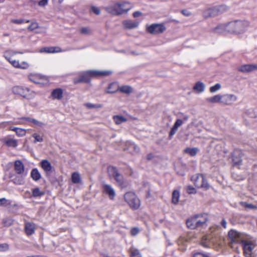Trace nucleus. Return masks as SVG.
I'll use <instances>...</instances> for the list:
<instances>
[{"label":"nucleus","instance_id":"nucleus-1","mask_svg":"<svg viewBox=\"0 0 257 257\" xmlns=\"http://www.w3.org/2000/svg\"><path fill=\"white\" fill-rule=\"evenodd\" d=\"M230 239V244L233 243H241L243 248L244 254L246 257H251L252 251L255 247V245L251 241L242 240L241 234L239 232L231 230L228 233Z\"/></svg>","mask_w":257,"mask_h":257},{"label":"nucleus","instance_id":"nucleus-2","mask_svg":"<svg viewBox=\"0 0 257 257\" xmlns=\"http://www.w3.org/2000/svg\"><path fill=\"white\" fill-rule=\"evenodd\" d=\"M112 71L110 70H89L83 73L78 79H75L74 82L75 83L80 82L89 83L90 82V77H91L106 76L110 75Z\"/></svg>","mask_w":257,"mask_h":257},{"label":"nucleus","instance_id":"nucleus-3","mask_svg":"<svg viewBox=\"0 0 257 257\" xmlns=\"http://www.w3.org/2000/svg\"><path fill=\"white\" fill-rule=\"evenodd\" d=\"M249 22L245 20H236L228 23V33L241 34L246 31Z\"/></svg>","mask_w":257,"mask_h":257},{"label":"nucleus","instance_id":"nucleus-4","mask_svg":"<svg viewBox=\"0 0 257 257\" xmlns=\"http://www.w3.org/2000/svg\"><path fill=\"white\" fill-rule=\"evenodd\" d=\"M14 170L20 176L14 178L13 180L14 183L17 185L23 184L25 182L24 177L26 176L27 173H25V167L21 161L17 160L15 162Z\"/></svg>","mask_w":257,"mask_h":257},{"label":"nucleus","instance_id":"nucleus-5","mask_svg":"<svg viewBox=\"0 0 257 257\" xmlns=\"http://www.w3.org/2000/svg\"><path fill=\"white\" fill-rule=\"evenodd\" d=\"M12 92L15 94L22 96L27 99H32L35 96V92L28 87L15 86L12 88Z\"/></svg>","mask_w":257,"mask_h":257},{"label":"nucleus","instance_id":"nucleus-6","mask_svg":"<svg viewBox=\"0 0 257 257\" xmlns=\"http://www.w3.org/2000/svg\"><path fill=\"white\" fill-rule=\"evenodd\" d=\"M227 10V8L225 6H220L207 8L203 12V16L205 19L210 17H216Z\"/></svg>","mask_w":257,"mask_h":257},{"label":"nucleus","instance_id":"nucleus-7","mask_svg":"<svg viewBox=\"0 0 257 257\" xmlns=\"http://www.w3.org/2000/svg\"><path fill=\"white\" fill-rule=\"evenodd\" d=\"M124 199L130 206L133 209H138L140 206L141 203L139 199L135 193L132 192L126 193L124 195Z\"/></svg>","mask_w":257,"mask_h":257},{"label":"nucleus","instance_id":"nucleus-8","mask_svg":"<svg viewBox=\"0 0 257 257\" xmlns=\"http://www.w3.org/2000/svg\"><path fill=\"white\" fill-rule=\"evenodd\" d=\"M107 171L109 177L113 178L119 186L121 187L125 186L123 177L115 167L109 166L107 168Z\"/></svg>","mask_w":257,"mask_h":257},{"label":"nucleus","instance_id":"nucleus-9","mask_svg":"<svg viewBox=\"0 0 257 257\" xmlns=\"http://www.w3.org/2000/svg\"><path fill=\"white\" fill-rule=\"evenodd\" d=\"M191 181L193 182L196 187L198 188H204L207 189L209 185L202 174H197L191 177Z\"/></svg>","mask_w":257,"mask_h":257},{"label":"nucleus","instance_id":"nucleus-10","mask_svg":"<svg viewBox=\"0 0 257 257\" xmlns=\"http://www.w3.org/2000/svg\"><path fill=\"white\" fill-rule=\"evenodd\" d=\"M165 30V27L162 24H153L147 27L148 32L154 35L162 33Z\"/></svg>","mask_w":257,"mask_h":257},{"label":"nucleus","instance_id":"nucleus-11","mask_svg":"<svg viewBox=\"0 0 257 257\" xmlns=\"http://www.w3.org/2000/svg\"><path fill=\"white\" fill-rule=\"evenodd\" d=\"M221 103L226 105H231L237 99V96L233 94H225L221 95Z\"/></svg>","mask_w":257,"mask_h":257},{"label":"nucleus","instance_id":"nucleus-12","mask_svg":"<svg viewBox=\"0 0 257 257\" xmlns=\"http://www.w3.org/2000/svg\"><path fill=\"white\" fill-rule=\"evenodd\" d=\"M242 153L239 150H235L232 153V163L234 166H238L242 164Z\"/></svg>","mask_w":257,"mask_h":257},{"label":"nucleus","instance_id":"nucleus-13","mask_svg":"<svg viewBox=\"0 0 257 257\" xmlns=\"http://www.w3.org/2000/svg\"><path fill=\"white\" fill-rule=\"evenodd\" d=\"M119 3H116L105 8V11L113 15L118 16L121 15V11H119Z\"/></svg>","mask_w":257,"mask_h":257},{"label":"nucleus","instance_id":"nucleus-14","mask_svg":"<svg viewBox=\"0 0 257 257\" xmlns=\"http://www.w3.org/2000/svg\"><path fill=\"white\" fill-rule=\"evenodd\" d=\"M238 70L244 73L256 71L257 70V63L242 65L238 68Z\"/></svg>","mask_w":257,"mask_h":257},{"label":"nucleus","instance_id":"nucleus-15","mask_svg":"<svg viewBox=\"0 0 257 257\" xmlns=\"http://www.w3.org/2000/svg\"><path fill=\"white\" fill-rule=\"evenodd\" d=\"M103 193L107 194L110 200H113L115 196V192L113 187L108 184H103L102 185Z\"/></svg>","mask_w":257,"mask_h":257},{"label":"nucleus","instance_id":"nucleus-16","mask_svg":"<svg viewBox=\"0 0 257 257\" xmlns=\"http://www.w3.org/2000/svg\"><path fill=\"white\" fill-rule=\"evenodd\" d=\"M186 225L191 229H195L200 227L195 215L187 220Z\"/></svg>","mask_w":257,"mask_h":257},{"label":"nucleus","instance_id":"nucleus-17","mask_svg":"<svg viewBox=\"0 0 257 257\" xmlns=\"http://www.w3.org/2000/svg\"><path fill=\"white\" fill-rule=\"evenodd\" d=\"M41 167L47 175H50L53 172V167L50 162L47 160H43L40 163Z\"/></svg>","mask_w":257,"mask_h":257},{"label":"nucleus","instance_id":"nucleus-18","mask_svg":"<svg viewBox=\"0 0 257 257\" xmlns=\"http://www.w3.org/2000/svg\"><path fill=\"white\" fill-rule=\"evenodd\" d=\"M228 23L221 24L213 28L211 32L215 33L221 34L225 32H228Z\"/></svg>","mask_w":257,"mask_h":257},{"label":"nucleus","instance_id":"nucleus-19","mask_svg":"<svg viewBox=\"0 0 257 257\" xmlns=\"http://www.w3.org/2000/svg\"><path fill=\"white\" fill-rule=\"evenodd\" d=\"M9 62L15 68H20L23 69H27L29 65L26 62H23L21 63H20L18 61L16 60L11 59Z\"/></svg>","mask_w":257,"mask_h":257},{"label":"nucleus","instance_id":"nucleus-20","mask_svg":"<svg viewBox=\"0 0 257 257\" xmlns=\"http://www.w3.org/2000/svg\"><path fill=\"white\" fill-rule=\"evenodd\" d=\"M63 96V91L61 88H58L52 90L50 97L53 99L60 100Z\"/></svg>","mask_w":257,"mask_h":257},{"label":"nucleus","instance_id":"nucleus-21","mask_svg":"<svg viewBox=\"0 0 257 257\" xmlns=\"http://www.w3.org/2000/svg\"><path fill=\"white\" fill-rule=\"evenodd\" d=\"M122 24L125 29H132L137 28L139 25V22L129 20L123 21Z\"/></svg>","mask_w":257,"mask_h":257},{"label":"nucleus","instance_id":"nucleus-22","mask_svg":"<svg viewBox=\"0 0 257 257\" xmlns=\"http://www.w3.org/2000/svg\"><path fill=\"white\" fill-rule=\"evenodd\" d=\"M195 216L199 222L200 227H203L208 220L207 214L205 213H201L196 214Z\"/></svg>","mask_w":257,"mask_h":257},{"label":"nucleus","instance_id":"nucleus-23","mask_svg":"<svg viewBox=\"0 0 257 257\" xmlns=\"http://www.w3.org/2000/svg\"><path fill=\"white\" fill-rule=\"evenodd\" d=\"M25 229L28 235H32L34 233L35 227V224L32 222H27L25 223Z\"/></svg>","mask_w":257,"mask_h":257},{"label":"nucleus","instance_id":"nucleus-24","mask_svg":"<svg viewBox=\"0 0 257 257\" xmlns=\"http://www.w3.org/2000/svg\"><path fill=\"white\" fill-rule=\"evenodd\" d=\"M119 11H121V15L127 13V12L132 8V6L130 4L127 2L119 3Z\"/></svg>","mask_w":257,"mask_h":257},{"label":"nucleus","instance_id":"nucleus-25","mask_svg":"<svg viewBox=\"0 0 257 257\" xmlns=\"http://www.w3.org/2000/svg\"><path fill=\"white\" fill-rule=\"evenodd\" d=\"M60 48L57 47H44L40 50L41 53H56L61 52Z\"/></svg>","mask_w":257,"mask_h":257},{"label":"nucleus","instance_id":"nucleus-26","mask_svg":"<svg viewBox=\"0 0 257 257\" xmlns=\"http://www.w3.org/2000/svg\"><path fill=\"white\" fill-rule=\"evenodd\" d=\"M4 142L10 147L16 148L18 145L17 141L12 138H5L4 139Z\"/></svg>","mask_w":257,"mask_h":257},{"label":"nucleus","instance_id":"nucleus-27","mask_svg":"<svg viewBox=\"0 0 257 257\" xmlns=\"http://www.w3.org/2000/svg\"><path fill=\"white\" fill-rule=\"evenodd\" d=\"M221 95L217 94L206 99V101L211 103L220 102L221 103Z\"/></svg>","mask_w":257,"mask_h":257},{"label":"nucleus","instance_id":"nucleus-28","mask_svg":"<svg viewBox=\"0 0 257 257\" xmlns=\"http://www.w3.org/2000/svg\"><path fill=\"white\" fill-rule=\"evenodd\" d=\"M31 177L35 181H38L41 178V175L37 168L33 169L31 172Z\"/></svg>","mask_w":257,"mask_h":257},{"label":"nucleus","instance_id":"nucleus-29","mask_svg":"<svg viewBox=\"0 0 257 257\" xmlns=\"http://www.w3.org/2000/svg\"><path fill=\"white\" fill-rule=\"evenodd\" d=\"M204 89L205 85L203 82L201 81H198L196 82L195 85L193 86V90L199 93H201L203 92L204 91Z\"/></svg>","mask_w":257,"mask_h":257},{"label":"nucleus","instance_id":"nucleus-30","mask_svg":"<svg viewBox=\"0 0 257 257\" xmlns=\"http://www.w3.org/2000/svg\"><path fill=\"white\" fill-rule=\"evenodd\" d=\"M118 90L122 93L129 94L133 92V88L129 85H123L118 87Z\"/></svg>","mask_w":257,"mask_h":257},{"label":"nucleus","instance_id":"nucleus-31","mask_svg":"<svg viewBox=\"0 0 257 257\" xmlns=\"http://www.w3.org/2000/svg\"><path fill=\"white\" fill-rule=\"evenodd\" d=\"M32 196L35 198L41 197L45 194V192L41 191L39 188L36 187L32 189Z\"/></svg>","mask_w":257,"mask_h":257},{"label":"nucleus","instance_id":"nucleus-32","mask_svg":"<svg viewBox=\"0 0 257 257\" xmlns=\"http://www.w3.org/2000/svg\"><path fill=\"white\" fill-rule=\"evenodd\" d=\"M22 119H25L28 121H30L32 123L31 124V126H34V125H37L39 126H42L43 125V123L39 121L34 118H32L29 117H23Z\"/></svg>","mask_w":257,"mask_h":257},{"label":"nucleus","instance_id":"nucleus-33","mask_svg":"<svg viewBox=\"0 0 257 257\" xmlns=\"http://www.w3.org/2000/svg\"><path fill=\"white\" fill-rule=\"evenodd\" d=\"M18 53L22 54L23 53L14 51L12 50H7L5 52L4 54V57L9 61H10L11 59H12L11 58V56Z\"/></svg>","mask_w":257,"mask_h":257},{"label":"nucleus","instance_id":"nucleus-34","mask_svg":"<svg viewBox=\"0 0 257 257\" xmlns=\"http://www.w3.org/2000/svg\"><path fill=\"white\" fill-rule=\"evenodd\" d=\"M200 244L204 247H210L211 243L208 236H204L201 240Z\"/></svg>","mask_w":257,"mask_h":257},{"label":"nucleus","instance_id":"nucleus-35","mask_svg":"<svg viewBox=\"0 0 257 257\" xmlns=\"http://www.w3.org/2000/svg\"><path fill=\"white\" fill-rule=\"evenodd\" d=\"M180 194L178 191L174 190L172 193V202L174 204H177L179 201Z\"/></svg>","mask_w":257,"mask_h":257},{"label":"nucleus","instance_id":"nucleus-36","mask_svg":"<svg viewBox=\"0 0 257 257\" xmlns=\"http://www.w3.org/2000/svg\"><path fill=\"white\" fill-rule=\"evenodd\" d=\"M114 121L116 124H119L126 121V118L122 116L114 115L113 117Z\"/></svg>","mask_w":257,"mask_h":257},{"label":"nucleus","instance_id":"nucleus-37","mask_svg":"<svg viewBox=\"0 0 257 257\" xmlns=\"http://www.w3.org/2000/svg\"><path fill=\"white\" fill-rule=\"evenodd\" d=\"M72 182L74 184L79 183L80 181V175L77 172H74L71 175Z\"/></svg>","mask_w":257,"mask_h":257},{"label":"nucleus","instance_id":"nucleus-38","mask_svg":"<svg viewBox=\"0 0 257 257\" xmlns=\"http://www.w3.org/2000/svg\"><path fill=\"white\" fill-rule=\"evenodd\" d=\"M118 90V87L115 83H111L109 85L108 90L107 91V93H113Z\"/></svg>","mask_w":257,"mask_h":257},{"label":"nucleus","instance_id":"nucleus-39","mask_svg":"<svg viewBox=\"0 0 257 257\" xmlns=\"http://www.w3.org/2000/svg\"><path fill=\"white\" fill-rule=\"evenodd\" d=\"M198 151V149L196 148H186L184 152L189 154L191 156H195Z\"/></svg>","mask_w":257,"mask_h":257},{"label":"nucleus","instance_id":"nucleus-40","mask_svg":"<svg viewBox=\"0 0 257 257\" xmlns=\"http://www.w3.org/2000/svg\"><path fill=\"white\" fill-rule=\"evenodd\" d=\"M127 150H129L132 153H133V151L135 153H138L139 152L140 149L135 144L130 143L129 147L128 148H127Z\"/></svg>","mask_w":257,"mask_h":257},{"label":"nucleus","instance_id":"nucleus-41","mask_svg":"<svg viewBox=\"0 0 257 257\" xmlns=\"http://www.w3.org/2000/svg\"><path fill=\"white\" fill-rule=\"evenodd\" d=\"M131 257H142V255L138 249L131 248Z\"/></svg>","mask_w":257,"mask_h":257},{"label":"nucleus","instance_id":"nucleus-42","mask_svg":"<svg viewBox=\"0 0 257 257\" xmlns=\"http://www.w3.org/2000/svg\"><path fill=\"white\" fill-rule=\"evenodd\" d=\"M3 223L5 226H10L12 225L13 220L10 217H6L3 219Z\"/></svg>","mask_w":257,"mask_h":257},{"label":"nucleus","instance_id":"nucleus-43","mask_svg":"<svg viewBox=\"0 0 257 257\" xmlns=\"http://www.w3.org/2000/svg\"><path fill=\"white\" fill-rule=\"evenodd\" d=\"M221 88V84L216 83L214 86H211L209 88V91L211 93H214L219 90Z\"/></svg>","mask_w":257,"mask_h":257},{"label":"nucleus","instance_id":"nucleus-44","mask_svg":"<svg viewBox=\"0 0 257 257\" xmlns=\"http://www.w3.org/2000/svg\"><path fill=\"white\" fill-rule=\"evenodd\" d=\"M32 137L34 138L35 140L34 141V143H36L37 142H42L43 141V137L40 135L34 133L32 135Z\"/></svg>","mask_w":257,"mask_h":257},{"label":"nucleus","instance_id":"nucleus-45","mask_svg":"<svg viewBox=\"0 0 257 257\" xmlns=\"http://www.w3.org/2000/svg\"><path fill=\"white\" fill-rule=\"evenodd\" d=\"M16 133L18 137H22L26 135V131L25 129L18 127Z\"/></svg>","mask_w":257,"mask_h":257},{"label":"nucleus","instance_id":"nucleus-46","mask_svg":"<svg viewBox=\"0 0 257 257\" xmlns=\"http://www.w3.org/2000/svg\"><path fill=\"white\" fill-rule=\"evenodd\" d=\"M188 241V239L185 237H180L177 240L178 245L182 244L183 245H186V243Z\"/></svg>","mask_w":257,"mask_h":257},{"label":"nucleus","instance_id":"nucleus-47","mask_svg":"<svg viewBox=\"0 0 257 257\" xmlns=\"http://www.w3.org/2000/svg\"><path fill=\"white\" fill-rule=\"evenodd\" d=\"M30 20H25L24 19H12L11 20V22L16 24H21L24 22L29 23Z\"/></svg>","mask_w":257,"mask_h":257},{"label":"nucleus","instance_id":"nucleus-48","mask_svg":"<svg viewBox=\"0 0 257 257\" xmlns=\"http://www.w3.org/2000/svg\"><path fill=\"white\" fill-rule=\"evenodd\" d=\"M38 27H39L38 24L36 22H32L31 23V24L28 27V29L29 31H32L38 28Z\"/></svg>","mask_w":257,"mask_h":257},{"label":"nucleus","instance_id":"nucleus-49","mask_svg":"<svg viewBox=\"0 0 257 257\" xmlns=\"http://www.w3.org/2000/svg\"><path fill=\"white\" fill-rule=\"evenodd\" d=\"M11 204L10 201L5 198L0 199V206H7Z\"/></svg>","mask_w":257,"mask_h":257},{"label":"nucleus","instance_id":"nucleus-50","mask_svg":"<svg viewBox=\"0 0 257 257\" xmlns=\"http://www.w3.org/2000/svg\"><path fill=\"white\" fill-rule=\"evenodd\" d=\"M80 33L82 34L88 35L90 34L91 30L88 27H82L80 29Z\"/></svg>","mask_w":257,"mask_h":257},{"label":"nucleus","instance_id":"nucleus-51","mask_svg":"<svg viewBox=\"0 0 257 257\" xmlns=\"http://www.w3.org/2000/svg\"><path fill=\"white\" fill-rule=\"evenodd\" d=\"M85 105L88 108H100L102 106L101 104H94L91 103H86Z\"/></svg>","mask_w":257,"mask_h":257},{"label":"nucleus","instance_id":"nucleus-52","mask_svg":"<svg viewBox=\"0 0 257 257\" xmlns=\"http://www.w3.org/2000/svg\"><path fill=\"white\" fill-rule=\"evenodd\" d=\"M193 257H210V256L207 253L198 252L195 253L193 255Z\"/></svg>","mask_w":257,"mask_h":257},{"label":"nucleus","instance_id":"nucleus-53","mask_svg":"<svg viewBox=\"0 0 257 257\" xmlns=\"http://www.w3.org/2000/svg\"><path fill=\"white\" fill-rule=\"evenodd\" d=\"M183 123V121L182 119H177L175 121V123L174 124L173 126L178 129L179 126L182 125Z\"/></svg>","mask_w":257,"mask_h":257},{"label":"nucleus","instance_id":"nucleus-54","mask_svg":"<svg viewBox=\"0 0 257 257\" xmlns=\"http://www.w3.org/2000/svg\"><path fill=\"white\" fill-rule=\"evenodd\" d=\"M187 192L188 194H195L196 193L195 189L191 186H188L187 188Z\"/></svg>","mask_w":257,"mask_h":257},{"label":"nucleus","instance_id":"nucleus-55","mask_svg":"<svg viewBox=\"0 0 257 257\" xmlns=\"http://www.w3.org/2000/svg\"><path fill=\"white\" fill-rule=\"evenodd\" d=\"M241 204L246 208L253 209L255 206L251 204L247 203L246 202H242Z\"/></svg>","mask_w":257,"mask_h":257},{"label":"nucleus","instance_id":"nucleus-56","mask_svg":"<svg viewBox=\"0 0 257 257\" xmlns=\"http://www.w3.org/2000/svg\"><path fill=\"white\" fill-rule=\"evenodd\" d=\"M91 10L93 13L97 15H99L100 13V11L99 8L95 6L91 7Z\"/></svg>","mask_w":257,"mask_h":257},{"label":"nucleus","instance_id":"nucleus-57","mask_svg":"<svg viewBox=\"0 0 257 257\" xmlns=\"http://www.w3.org/2000/svg\"><path fill=\"white\" fill-rule=\"evenodd\" d=\"M9 249V245L7 243L0 244V251H6Z\"/></svg>","mask_w":257,"mask_h":257},{"label":"nucleus","instance_id":"nucleus-58","mask_svg":"<svg viewBox=\"0 0 257 257\" xmlns=\"http://www.w3.org/2000/svg\"><path fill=\"white\" fill-rule=\"evenodd\" d=\"M178 129L176 127H175L174 126H173L172 128H171L170 133H169V137L170 138V139H171L172 136L175 135V134L176 133V132L177 131Z\"/></svg>","mask_w":257,"mask_h":257},{"label":"nucleus","instance_id":"nucleus-59","mask_svg":"<svg viewBox=\"0 0 257 257\" xmlns=\"http://www.w3.org/2000/svg\"><path fill=\"white\" fill-rule=\"evenodd\" d=\"M139 229L137 227H134L131 230V233L133 236L136 235L139 233Z\"/></svg>","mask_w":257,"mask_h":257},{"label":"nucleus","instance_id":"nucleus-60","mask_svg":"<svg viewBox=\"0 0 257 257\" xmlns=\"http://www.w3.org/2000/svg\"><path fill=\"white\" fill-rule=\"evenodd\" d=\"M48 3V0H41L38 2V5L40 7H45Z\"/></svg>","mask_w":257,"mask_h":257},{"label":"nucleus","instance_id":"nucleus-61","mask_svg":"<svg viewBox=\"0 0 257 257\" xmlns=\"http://www.w3.org/2000/svg\"><path fill=\"white\" fill-rule=\"evenodd\" d=\"M181 13L185 16L189 17L191 15V13L186 10H182Z\"/></svg>","mask_w":257,"mask_h":257},{"label":"nucleus","instance_id":"nucleus-62","mask_svg":"<svg viewBox=\"0 0 257 257\" xmlns=\"http://www.w3.org/2000/svg\"><path fill=\"white\" fill-rule=\"evenodd\" d=\"M126 54L132 55L133 56H137V55H140V54L139 53H137L136 52L134 51H130L126 53Z\"/></svg>","mask_w":257,"mask_h":257},{"label":"nucleus","instance_id":"nucleus-63","mask_svg":"<svg viewBox=\"0 0 257 257\" xmlns=\"http://www.w3.org/2000/svg\"><path fill=\"white\" fill-rule=\"evenodd\" d=\"M142 13L140 11H136L133 13V17L134 18H137L141 16Z\"/></svg>","mask_w":257,"mask_h":257},{"label":"nucleus","instance_id":"nucleus-64","mask_svg":"<svg viewBox=\"0 0 257 257\" xmlns=\"http://www.w3.org/2000/svg\"><path fill=\"white\" fill-rule=\"evenodd\" d=\"M221 225H222V226L225 228L226 227V225H227V222L225 220V219H222V221H221Z\"/></svg>","mask_w":257,"mask_h":257}]
</instances>
